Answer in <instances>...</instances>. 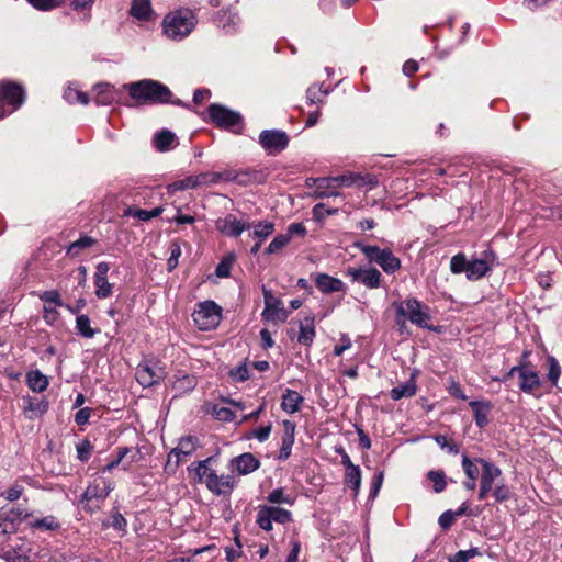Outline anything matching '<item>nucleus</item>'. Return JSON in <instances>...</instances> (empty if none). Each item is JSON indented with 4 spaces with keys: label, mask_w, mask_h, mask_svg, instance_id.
I'll return each mask as SVG.
<instances>
[{
    "label": "nucleus",
    "mask_w": 562,
    "mask_h": 562,
    "mask_svg": "<svg viewBox=\"0 0 562 562\" xmlns=\"http://www.w3.org/2000/svg\"><path fill=\"white\" fill-rule=\"evenodd\" d=\"M317 289L323 293H334L344 291L345 284L340 279L334 278L326 273L317 274L315 279Z\"/></svg>",
    "instance_id": "obj_24"
},
{
    "label": "nucleus",
    "mask_w": 562,
    "mask_h": 562,
    "mask_svg": "<svg viewBox=\"0 0 562 562\" xmlns=\"http://www.w3.org/2000/svg\"><path fill=\"white\" fill-rule=\"evenodd\" d=\"M212 458L198 463L195 469L199 482L205 484L209 491L216 495H229L235 487V480L232 475H217L216 471L209 467Z\"/></svg>",
    "instance_id": "obj_3"
},
{
    "label": "nucleus",
    "mask_w": 562,
    "mask_h": 562,
    "mask_svg": "<svg viewBox=\"0 0 562 562\" xmlns=\"http://www.w3.org/2000/svg\"><path fill=\"white\" fill-rule=\"evenodd\" d=\"M269 516L272 518V521L278 524H286L292 520L291 512L281 507L267 506Z\"/></svg>",
    "instance_id": "obj_38"
},
{
    "label": "nucleus",
    "mask_w": 562,
    "mask_h": 562,
    "mask_svg": "<svg viewBox=\"0 0 562 562\" xmlns=\"http://www.w3.org/2000/svg\"><path fill=\"white\" fill-rule=\"evenodd\" d=\"M454 521L456 517L451 509L443 512L438 519V524L442 530H449Z\"/></svg>",
    "instance_id": "obj_57"
},
{
    "label": "nucleus",
    "mask_w": 562,
    "mask_h": 562,
    "mask_svg": "<svg viewBox=\"0 0 562 562\" xmlns=\"http://www.w3.org/2000/svg\"><path fill=\"white\" fill-rule=\"evenodd\" d=\"M434 439L441 449H446L449 453H459V446L453 440H449L446 436L436 435Z\"/></svg>",
    "instance_id": "obj_47"
},
{
    "label": "nucleus",
    "mask_w": 562,
    "mask_h": 562,
    "mask_svg": "<svg viewBox=\"0 0 562 562\" xmlns=\"http://www.w3.org/2000/svg\"><path fill=\"white\" fill-rule=\"evenodd\" d=\"M355 247L358 248L370 262H375L381 254L384 252V248L381 249L378 246L367 245L361 241L355 243Z\"/></svg>",
    "instance_id": "obj_37"
},
{
    "label": "nucleus",
    "mask_w": 562,
    "mask_h": 562,
    "mask_svg": "<svg viewBox=\"0 0 562 562\" xmlns=\"http://www.w3.org/2000/svg\"><path fill=\"white\" fill-rule=\"evenodd\" d=\"M337 212V209H325L324 203H318L313 207V216L316 220H321L324 216V214L334 215Z\"/></svg>",
    "instance_id": "obj_63"
},
{
    "label": "nucleus",
    "mask_w": 562,
    "mask_h": 562,
    "mask_svg": "<svg viewBox=\"0 0 562 562\" xmlns=\"http://www.w3.org/2000/svg\"><path fill=\"white\" fill-rule=\"evenodd\" d=\"M268 172L266 169H229V182L239 186L261 184L266 182Z\"/></svg>",
    "instance_id": "obj_12"
},
{
    "label": "nucleus",
    "mask_w": 562,
    "mask_h": 562,
    "mask_svg": "<svg viewBox=\"0 0 562 562\" xmlns=\"http://www.w3.org/2000/svg\"><path fill=\"white\" fill-rule=\"evenodd\" d=\"M32 525L33 527L43 530H55L59 527V522L54 516H47L42 519H37Z\"/></svg>",
    "instance_id": "obj_51"
},
{
    "label": "nucleus",
    "mask_w": 562,
    "mask_h": 562,
    "mask_svg": "<svg viewBox=\"0 0 562 562\" xmlns=\"http://www.w3.org/2000/svg\"><path fill=\"white\" fill-rule=\"evenodd\" d=\"M384 272L394 273L401 268V260L395 257L390 248H384V252L375 261Z\"/></svg>",
    "instance_id": "obj_28"
},
{
    "label": "nucleus",
    "mask_w": 562,
    "mask_h": 562,
    "mask_svg": "<svg viewBox=\"0 0 562 562\" xmlns=\"http://www.w3.org/2000/svg\"><path fill=\"white\" fill-rule=\"evenodd\" d=\"M469 261L463 252L454 255L450 260V270L454 274L468 272Z\"/></svg>",
    "instance_id": "obj_39"
},
{
    "label": "nucleus",
    "mask_w": 562,
    "mask_h": 562,
    "mask_svg": "<svg viewBox=\"0 0 562 562\" xmlns=\"http://www.w3.org/2000/svg\"><path fill=\"white\" fill-rule=\"evenodd\" d=\"M196 188V180L193 179V176L186 177L183 179L173 181L168 186L169 192H177L182 191L187 189H195Z\"/></svg>",
    "instance_id": "obj_43"
},
{
    "label": "nucleus",
    "mask_w": 562,
    "mask_h": 562,
    "mask_svg": "<svg viewBox=\"0 0 562 562\" xmlns=\"http://www.w3.org/2000/svg\"><path fill=\"white\" fill-rule=\"evenodd\" d=\"M269 503L272 504H292L290 495H285L283 488H276L267 496Z\"/></svg>",
    "instance_id": "obj_49"
},
{
    "label": "nucleus",
    "mask_w": 562,
    "mask_h": 562,
    "mask_svg": "<svg viewBox=\"0 0 562 562\" xmlns=\"http://www.w3.org/2000/svg\"><path fill=\"white\" fill-rule=\"evenodd\" d=\"M37 10L48 11L61 4V0H27Z\"/></svg>",
    "instance_id": "obj_52"
},
{
    "label": "nucleus",
    "mask_w": 562,
    "mask_h": 562,
    "mask_svg": "<svg viewBox=\"0 0 562 562\" xmlns=\"http://www.w3.org/2000/svg\"><path fill=\"white\" fill-rule=\"evenodd\" d=\"M519 389L524 393L532 394L541 385L538 372L528 370L527 363H522V370L519 374Z\"/></svg>",
    "instance_id": "obj_20"
},
{
    "label": "nucleus",
    "mask_w": 562,
    "mask_h": 562,
    "mask_svg": "<svg viewBox=\"0 0 562 562\" xmlns=\"http://www.w3.org/2000/svg\"><path fill=\"white\" fill-rule=\"evenodd\" d=\"M337 188L340 187H356V188H374L378 186V179L375 176L370 173H355L347 172L337 177H334Z\"/></svg>",
    "instance_id": "obj_13"
},
{
    "label": "nucleus",
    "mask_w": 562,
    "mask_h": 562,
    "mask_svg": "<svg viewBox=\"0 0 562 562\" xmlns=\"http://www.w3.org/2000/svg\"><path fill=\"white\" fill-rule=\"evenodd\" d=\"M265 310L262 317L267 322L283 323L288 318V312L281 300L274 297L271 292L263 289Z\"/></svg>",
    "instance_id": "obj_11"
},
{
    "label": "nucleus",
    "mask_w": 562,
    "mask_h": 562,
    "mask_svg": "<svg viewBox=\"0 0 562 562\" xmlns=\"http://www.w3.org/2000/svg\"><path fill=\"white\" fill-rule=\"evenodd\" d=\"M164 34L171 40L187 37L196 24L194 13L189 9H179L169 12L162 20Z\"/></svg>",
    "instance_id": "obj_2"
},
{
    "label": "nucleus",
    "mask_w": 562,
    "mask_h": 562,
    "mask_svg": "<svg viewBox=\"0 0 562 562\" xmlns=\"http://www.w3.org/2000/svg\"><path fill=\"white\" fill-rule=\"evenodd\" d=\"M482 467L477 498L484 501L492 492L495 481L502 475L501 469L485 459H479Z\"/></svg>",
    "instance_id": "obj_10"
},
{
    "label": "nucleus",
    "mask_w": 562,
    "mask_h": 562,
    "mask_svg": "<svg viewBox=\"0 0 562 562\" xmlns=\"http://www.w3.org/2000/svg\"><path fill=\"white\" fill-rule=\"evenodd\" d=\"M58 306L44 304L43 306V319L46 324L53 325L59 317V313L57 311Z\"/></svg>",
    "instance_id": "obj_54"
},
{
    "label": "nucleus",
    "mask_w": 562,
    "mask_h": 562,
    "mask_svg": "<svg viewBox=\"0 0 562 562\" xmlns=\"http://www.w3.org/2000/svg\"><path fill=\"white\" fill-rule=\"evenodd\" d=\"M221 181L229 182V169L222 172H206V182L209 186Z\"/></svg>",
    "instance_id": "obj_58"
},
{
    "label": "nucleus",
    "mask_w": 562,
    "mask_h": 562,
    "mask_svg": "<svg viewBox=\"0 0 562 562\" xmlns=\"http://www.w3.org/2000/svg\"><path fill=\"white\" fill-rule=\"evenodd\" d=\"M348 276L353 282H359L368 289H378L382 274L376 268H349Z\"/></svg>",
    "instance_id": "obj_15"
},
{
    "label": "nucleus",
    "mask_w": 562,
    "mask_h": 562,
    "mask_svg": "<svg viewBox=\"0 0 562 562\" xmlns=\"http://www.w3.org/2000/svg\"><path fill=\"white\" fill-rule=\"evenodd\" d=\"M131 452L132 450L128 448L120 449L117 458L104 465L100 473L88 485L81 497V502L85 503L86 507H88L90 510L98 508L99 503L104 501L110 492L114 490V481L106 476V473H110L121 462H123L124 468H126L130 462H125L124 460L125 457Z\"/></svg>",
    "instance_id": "obj_1"
},
{
    "label": "nucleus",
    "mask_w": 562,
    "mask_h": 562,
    "mask_svg": "<svg viewBox=\"0 0 562 562\" xmlns=\"http://www.w3.org/2000/svg\"><path fill=\"white\" fill-rule=\"evenodd\" d=\"M345 484L348 485L358 495L361 486V470L358 465L345 470Z\"/></svg>",
    "instance_id": "obj_32"
},
{
    "label": "nucleus",
    "mask_w": 562,
    "mask_h": 562,
    "mask_svg": "<svg viewBox=\"0 0 562 562\" xmlns=\"http://www.w3.org/2000/svg\"><path fill=\"white\" fill-rule=\"evenodd\" d=\"M393 305L396 307L397 316L407 318L412 324L420 328L436 330L435 327L428 324L430 308L417 299H407L400 303H393Z\"/></svg>",
    "instance_id": "obj_4"
},
{
    "label": "nucleus",
    "mask_w": 562,
    "mask_h": 562,
    "mask_svg": "<svg viewBox=\"0 0 562 562\" xmlns=\"http://www.w3.org/2000/svg\"><path fill=\"white\" fill-rule=\"evenodd\" d=\"M256 521L258 526L266 531H270L272 529V518L269 516L267 506L260 507Z\"/></svg>",
    "instance_id": "obj_48"
},
{
    "label": "nucleus",
    "mask_w": 562,
    "mask_h": 562,
    "mask_svg": "<svg viewBox=\"0 0 562 562\" xmlns=\"http://www.w3.org/2000/svg\"><path fill=\"white\" fill-rule=\"evenodd\" d=\"M480 552L477 548L460 550L452 558H450V562H468L471 558H474Z\"/></svg>",
    "instance_id": "obj_55"
},
{
    "label": "nucleus",
    "mask_w": 562,
    "mask_h": 562,
    "mask_svg": "<svg viewBox=\"0 0 562 562\" xmlns=\"http://www.w3.org/2000/svg\"><path fill=\"white\" fill-rule=\"evenodd\" d=\"M290 243L289 235L280 234L266 248L265 252L268 255L277 254Z\"/></svg>",
    "instance_id": "obj_45"
},
{
    "label": "nucleus",
    "mask_w": 562,
    "mask_h": 562,
    "mask_svg": "<svg viewBox=\"0 0 562 562\" xmlns=\"http://www.w3.org/2000/svg\"><path fill=\"white\" fill-rule=\"evenodd\" d=\"M285 235H289V239L291 240L294 236H305L306 227L303 223H292L289 225Z\"/></svg>",
    "instance_id": "obj_62"
},
{
    "label": "nucleus",
    "mask_w": 562,
    "mask_h": 562,
    "mask_svg": "<svg viewBox=\"0 0 562 562\" xmlns=\"http://www.w3.org/2000/svg\"><path fill=\"white\" fill-rule=\"evenodd\" d=\"M251 223L237 220L233 214H228L215 222L216 229L223 235L237 238L243 232L250 229Z\"/></svg>",
    "instance_id": "obj_14"
},
{
    "label": "nucleus",
    "mask_w": 562,
    "mask_h": 562,
    "mask_svg": "<svg viewBox=\"0 0 562 562\" xmlns=\"http://www.w3.org/2000/svg\"><path fill=\"white\" fill-rule=\"evenodd\" d=\"M94 90V102L98 105H110L113 102H121L125 92L109 83H97Z\"/></svg>",
    "instance_id": "obj_16"
},
{
    "label": "nucleus",
    "mask_w": 562,
    "mask_h": 562,
    "mask_svg": "<svg viewBox=\"0 0 562 562\" xmlns=\"http://www.w3.org/2000/svg\"><path fill=\"white\" fill-rule=\"evenodd\" d=\"M547 364H548V380L552 383V385H557L558 384V381L560 379V375H561V367L558 362V360L552 357V356H549L547 358Z\"/></svg>",
    "instance_id": "obj_41"
},
{
    "label": "nucleus",
    "mask_w": 562,
    "mask_h": 562,
    "mask_svg": "<svg viewBox=\"0 0 562 562\" xmlns=\"http://www.w3.org/2000/svg\"><path fill=\"white\" fill-rule=\"evenodd\" d=\"M326 95V91H323L321 87L312 86L306 91V99L310 104L322 103Z\"/></svg>",
    "instance_id": "obj_50"
},
{
    "label": "nucleus",
    "mask_w": 562,
    "mask_h": 562,
    "mask_svg": "<svg viewBox=\"0 0 562 562\" xmlns=\"http://www.w3.org/2000/svg\"><path fill=\"white\" fill-rule=\"evenodd\" d=\"M167 376L165 367L159 363L146 364L143 367V389H153L161 385Z\"/></svg>",
    "instance_id": "obj_17"
},
{
    "label": "nucleus",
    "mask_w": 562,
    "mask_h": 562,
    "mask_svg": "<svg viewBox=\"0 0 562 562\" xmlns=\"http://www.w3.org/2000/svg\"><path fill=\"white\" fill-rule=\"evenodd\" d=\"M416 392H417V385L414 380V376H412L404 384L393 387L390 392V395H391L392 400L398 401L403 397H413L416 394Z\"/></svg>",
    "instance_id": "obj_30"
},
{
    "label": "nucleus",
    "mask_w": 562,
    "mask_h": 562,
    "mask_svg": "<svg viewBox=\"0 0 562 562\" xmlns=\"http://www.w3.org/2000/svg\"><path fill=\"white\" fill-rule=\"evenodd\" d=\"M180 256H181V247H180L179 243L173 241L170 245V256H169L168 261H167V266H168V270L169 271H172L177 267L178 259H179Z\"/></svg>",
    "instance_id": "obj_53"
},
{
    "label": "nucleus",
    "mask_w": 562,
    "mask_h": 562,
    "mask_svg": "<svg viewBox=\"0 0 562 562\" xmlns=\"http://www.w3.org/2000/svg\"><path fill=\"white\" fill-rule=\"evenodd\" d=\"M428 480L432 483L435 493H441L447 486L446 474L442 470H432L427 473Z\"/></svg>",
    "instance_id": "obj_34"
},
{
    "label": "nucleus",
    "mask_w": 562,
    "mask_h": 562,
    "mask_svg": "<svg viewBox=\"0 0 562 562\" xmlns=\"http://www.w3.org/2000/svg\"><path fill=\"white\" fill-rule=\"evenodd\" d=\"M302 403L303 397L299 394V392L286 389L282 395L281 407L286 413L294 414L300 409Z\"/></svg>",
    "instance_id": "obj_27"
},
{
    "label": "nucleus",
    "mask_w": 562,
    "mask_h": 562,
    "mask_svg": "<svg viewBox=\"0 0 562 562\" xmlns=\"http://www.w3.org/2000/svg\"><path fill=\"white\" fill-rule=\"evenodd\" d=\"M198 446V439L195 437L189 436L181 438L178 442V446L173 448L169 456H168V462H171V460L176 459V464H179L181 461H183L182 457H188L192 454Z\"/></svg>",
    "instance_id": "obj_19"
},
{
    "label": "nucleus",
    "mask_w": 562,
    "mask_h": 562,
    "mask_svg": "<svg viewBox=\"0 0 562 562\" xmlns=\"http://www.w3.org/2000/svg\"><path fill=\"white\" fill-rule=\"evenodd\" d=\"M232 262L233 260L229 258H224L223 260H221V262L216 266L215 274L218 278H227L231 272Z\"/></svg>",
    "instance_id": "obj_61"
},
{
    "label": "nucleus",
    "mask_w": 562,
    "mask_h": 562,
    "mask_svg": "<svg viewBox=\"0 0 562 562\" xmlns=\"http://www.w3.org/2000/svg\"><path fill=\"white\" fill-rule=\"evenodd\" d=\"M27 386L37 393L44 392L48 386V378L40 370H32L26 374Z\"/></svg>",
    "instance_id": "obj_29"
},
{
    "label": "nucleus",
    "mask_w": 562,
    "mask_h": 562,
    "mask_svg": "<svg viewBox=\"0 0 562 562\" xmlns=\"http://www.w3.org/2000/svg\"><path fill=\"white\" fill-rule=\"evenodd\" d=\"M95 295L99 299H106L112 294V284L108 282V278H94Z\"/></svg>",
    "instance_id": "obj_44"
},
{
    "label": "nucleus",
    "mask_w": 562,
    "mask_h": 562,
    "mask_svg": "<svg viewBox=\"0 0 562 562\" xmlns=\"http://www.w3.org/2000/svg\"><path fill=\"white\" fill-rule=\"evenodd\" d=\"M284 435L282 437L283 447H289L292 449L294 443V435H295V424L291 420L283 422Z\"/></svg>",
    "instance_id": "obj_46"
},
{
    "label": "nucleus",
    "mask_w": 562,
    "mask_h": 562,
    "mask_svg": "<svg viewBox=\"0 0 562 562\" xmlns=\"http://www.w3.org/2000/svg\"><path fill=\"white\" fill-rule=\"evenodd\" d=\"M64 99L70 104L80 103L87 105L89 103V97L87 93L71 87L65 89Z\"/></svg>",
    "instance_id": "obj_36"
},
{
    "label": "nucleus",
    "mask_w": 562,
    "mask_h": 562,
    "mask_svg": "<svg viewBox=\"0 0 562 562\" xmlns=\"http://www.w3.org/2000/svg\"><path fill=\"white\" fill-rule=\"evenodd\" d=\"M209 115L212 122L221 128H234L243 125V117L238 112L221 104H211L209 106Z\"/></svg>",
    "instance_id": "obj_7"
},
{
    "label": "nucleus",
    "mask_w": 562,
    "mask_h": 562,
    "mask_svg": "<svg viewBox=\"0 0 562 562\" xmlns=\"http://www.w3.org/2000/svg\"><path fill=\"white\" fill-rule=\"evenodd\" d=\"M92 446L89 441H83L77 446L78 459L87 461L91 454Z\"/></svg>",
    "instance_id": "obj_64"
},
{
    "label": "nucleus",
    "mask_w": 562,
    "mask_h": 562,
    "mask_svg": "<svg viewBox=\"0 0 562 562\" xmlns=\"http://www.w3.org/2000/svg\"><path fill=\"white\" fill-rule=\"evenodd\" d=\"M231 463L240 475L249 474L260 465V461L250 452H245L232 459Z\"/></svg>",
    "instance_id": "obj_21"
},
{
    "label": "nucleus",
    "mask_w": 562,
    "mask_h": 562,
    "mask_svg": "<svg viewBox=\"0 0 562 562\" xmlns=\"http://www.w3.org/2000/svg\"><path fill=\"white\" fill-rule=\"evenodd\" d=\"M480 458L470 459L468 454L462 456V470L465 474V481L463 482V486L465 490L473 492L476 487V480L480 474L479 462Z\"/></svg>",
    "instance_id": "obj_18"
},
{
    "label": "nucleus",
    "mask_w": 562,
    "mask_h": 562,
    "mask_svg": "<svg viewBox=\"0 0 562 562\" xmlns=\"http://www.w3.org/2000/svg\"><path fill=\"white\" fill-rule=\"evenodd\" d=\"M143 103L183 105L179 99L172 100V92L167 86L151 79H143Z\"/></svg>",
    "instance_id": "obj_6"
},
{
    "label": "nucleus",
    "mask_w": 562,
    "mask_h": 562,
    "mask_svg": "<svg viewBox=\"0 0 562 562\" xmlns=\"http://www.w3.org/2000/svg\"><path fill=\"white\" fill-rule=\"evenodd\" d=\"M23 493V486L19 483H14L12 486H10L5 492H3L1 495L10 501V502H13V501H16L18 498H20V496L22 495Z\"/></svg>",
    "instance_id": "obj_59"
},
{
    "label": "nucleus",
    "mask_w": 562,
    "mask_h": 562,
    "mask_svg": "<svg viewBox=\"0 0 562 562\" xmlns=\"http://www.w3.org/2000/svg\"><path fill=\"white\" fill-rule=\"evenodd\" d=\"M470 407L472 408L474 413V420L477 427L483 428L488 424V414L491 411V403L490 402H477L472 401L470 402Z\"/></svg>",
    "instance_id": "obj_26"
},
{
    "label": "nucleus",
    "mask_w": 562,
    "mask_h": 562,
    "mask_svg": "<svg viewBox=\"0 0 562 562\" xmlns=\"http://www.w3.org/2000/svg\"><path fill=\"white\" fill-rule=\"evenodd\" d=\"M314 322H315L314 316H306L302 321H300V323H299L300 333L297 336V341L301 345L310 347L313 344L314 338L316 336Z\"/></svg>",
    "instance_id": "obj_23"
},
{
    "label": "nucleus",
    "mask_w": 562,
    "mask_h": 562,
    "mask_svg": "<svg viewBox=\"0 0 562 562\" xmlns=\"http://www.w3.org/2000/svg\"><path fill=\"white\" fill-rule=\"evenodd\" d=\"M3 101L12 105L10 113L15 111L24 101L22 87L13 82H0V119L8 114Z\"/></svg>",
    "instance_id": "obj_9"
},
{
    "label": "nucleus",
    "mask_w": 562,
    "mask_h": 562,
    "mask_svg": "<svg viewBox=\"0 0 562 562\" xmlns=\"http://www.w3.org/2000/svg\"><path fill=\"white\" fill-rule=\"evenodd\" d=\"M95 244V239L89 236L81 237L76 241L71 243L67 249V255L71 257L79 256L82 249L89 248Z\"/></svg>",
    "instance_id": "obj_35"
},
{
    "label": "nucleus",
    "mask_w": 562,
    "mask_h": 562,
    "mask_svg": "<svg viewBox=\"0 0 562 562\" xmlns=\"http://www.w3.org/2000/svg\"><path fill=\"white\" fill-rule=\"evenodd\" d=\"M15 532L13 522L7 518H0V538L3 537L11 541V536Z\"/></svg>",
    "instance_id": "obj_56"
},
{
    "label": "nucleus",
    "mask_w": 562,
    "mask_h": 562,
    "mask_svg": "<svg viewBox=\"0 0 562 562\" xmlns=\"http://www.w3.org/2000/svg\"><path fill=\"white\" fill-rule=\"evenodd\" d=\"M176 144V134L167 128L158 131L151 138V145L160 153L169 151Z\"/></svg>",
    "instance_id": "obj_22"
},
{
    "label": "nucleus",
    "mask_w": 562,
    "mask_h": 562,
    "mask_svg": "<svg viewBox=\"0 0 562 562\" xmlns=\"http://www.w3.org/2000/svg\"><path fill=\"white\" fill-rule=\"evenodd\" d=\"M192 317L200 330H211L220 324L222 308L213 301H205L198 305Z\"/></svg>",
    "instance_id": "obj_5"
},
{
    "label": "nucleus",
    "mask_w": 562,
    "mask_h": 562,
    "mask_svg": "<svg viewBox=\"0 0 562 562\" xmlns=\"http://www.w3.org/2000/svg\"><path fill=\"white\" fill-rule=\"evenodd\" d=\"M316 184V189L314 195L316 198H329V196H338L339 192L336 191L337 186L334 181V177L318 178L314 180Z\"/></svg>",
    "instance_id": "obj_25"
},
{
    "label": "nucleus",
    "mask_w": 562,
    "mask_h": 562,
    "mask_svg": "<svg viewBox=\"0 0 562 562\" xmlns=\"http://www.w3.org/2000/svg\"><path fill=\"white\" fill-rule=\"evenodd\" d=\"M491 270L490 265L484 259L469 261L467 278L469 280H479Z\"/></svg>",
    "instance_id": "obj_31"
},
{
    "label": "nucleus",
    "mask_w": 562,
    "mask_h": 562,
    "mask_svg": "<svg viewBox=\"0 0 562 562\" xmlns=\"http://www.w3.org/2000/svg\"><path fill=\"white\" fill-rule=\"evenodd\" d=\"M259 144L270 155L284 150L290 142L288 134L280 130H265L259 134Z\"/></svg>",
    "instance_id": "obj_8"
},
{
    "label": "nucleus",
    "mask_w": 562,
    "mask_h": 562,
    "mask_svg": "<svg viewBox=\"0 0 562 562\" xmlns=\"http://www.w3.org/2000/svg\"><path fill=\"white\" fill-rule=\"evenodd\" d=\"M274 231V224L272 222H259L254 225L252 235L258 238V240L263 241L268 236H270Z\"/></svg>",
    "instance_id": "obj_40"
},
{
    "label": "nucleus",
    "mask_w": 562,
    "mask_h": 562,
    "mask_svg": "<svg viewBox=\"0 0 562 562\" xmlns=\"http://www.w3.org/2000/svg\"><path fill=\"white\" fill-rule=\"evenodd\" d=\"M76 329L78 334L85 338H92L97 333V330L91 327L90 318L85 314L77 316Z\"/></svg>",
    "instance_id": "obj_33"
},
{
    "label": "nucleus",
    "mask_w": 562,
    "mask_h": 562,
    "mask_svg": "<svg viewBox=\"0 0 562 562\" xmlns=\"http://www.w3.org/2000/svg\"><path fill=\"white\" fill-rule=\"evenodd\" d=\"M38 297L44 304L65 307V303L57 290L44 291L38 295Z\"/></svg>",
    "instance_id": "obj_42"
},
{
    "label": "nucleus",
    "mask_w": 562,
    "mask_h": 562,
    "mask_svg": "<svg viewBox=\"0 0 562 562\" xmlns=\"http://www.w3.org/2000/svg\"><path fill=\"white\" fill-rule=\"evenodd\" d=\"M493 495H494L496 502L502 503V502L508 501L510 498V491H509L508 486H506L505 484H496Z\"/></svg>",
    "instance_id": "obj_60"
}]
</instances>
